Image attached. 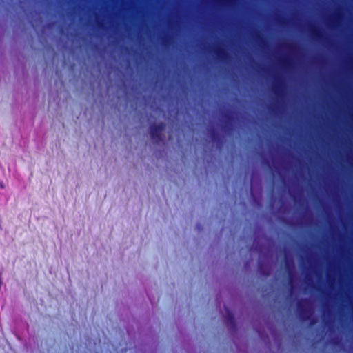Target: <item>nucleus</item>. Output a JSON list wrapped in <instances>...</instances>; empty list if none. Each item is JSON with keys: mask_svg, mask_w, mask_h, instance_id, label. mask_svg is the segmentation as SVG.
<instances>
[{"mask_svg": "<svg viewBox=\"0 0 353 353\" xmlns=\"http://www.w3.org/2000/svg\"><path fill=\"white\" fill-rule=\"evenodd\" d=\"M254 37L259 44L264 43V39L259 32H257L254 34Z\"/></svg>", "mask_w": 353, "mask_h": 353, "instance_id": "1a4fd4ad", "label": "nucleus"}, {"mask_svg": "<svg viewBox=\"0 0 353 353\" xmlns=\"http://www.w3.org/2000/svg\"><path fill=\"white\" fill-rule=\"evenodd\" d=\"M310 34L312 39L317 41H320L323 38V34L321 30L314 25L310 26Z\"/></svg>", "mask_w": 353, "mask_h": 353, "instance_id": "7ed1b4c3", "label": "nucleus"}, {"mask_svg": "<svg viewBox=\"0 0 353 353\" xmlns=\"http://www.w3.org/2000/svg\"><path fill=\"white\" fill-rule=\"evenodd\" d=\"M163 41H164L165 43H166V42H167V39H165Z\"/></svg>", "mask_w": 353, "mask_h": 353, "instance_id": "4468645a", "label": "nucleus"}, {"mask_svg": "<svg viewBox=\"0 0 353 353\" xmlns=\"http://www.w3.org/2000/svg\"><path fill=\"white\" fill-rule=\"evenodd\" d=\"M285 266L287 270H288L290 275V283L292 285V277H293V264L292 262H290L287 259H285Z\"/></svg>", "mask_w": 353, "mask_h": 353, "instance_id": "423d86ee", "label": "nucleus"}, {"mask_svg": "<svg viewBox=\"0 0 353 353\" xmlns=\"http://www.w3.org/2000/svg\"><path fill=\"white\" fill-rule=\"evenodd\" d=\"M214 54L216 57V58L220 61H225L226 59L228 57V54L225 51L224 48L220 46H217L214 48Z\"/></svg>", "mask_w": 353, "mask_h": 353, "instance_id": "20e7f679", "label": "nucleus"}, {"mask_svg": "<svg viewBox=\"0 0 353 353\" xmlns=\"http://www.w3.org/2000/svg\"><path fill=\"white\" fill-rule=\"evenodd\" d=\"M310 302L307 299H301L297 301V311L300 319L303 321H307L310 319V315L307 314L306 305Z\"/></svg>", "mask_w": 353, "mask_h": 353, "instance_id": "f03ea898", "label": "nucleus"}, {"mask_svg": "<svg viewBox=\"0 0 353 353\" xmlns=\"http://www.w3.org/2000/svg\"><path fill=\"white\" fill-rule=\"evenodd\" d=\"M210 135H211L212 139L214 141H217L220 139V136H219V133L214 128L210 130Z\"/></svg>", "mask_w": 353, "mask_h": 353, "instance_id": "0eeeda50", "label": "nucleus"}, {"mask_svg": "<svg viewBox=\"0 0 353 353\" xmlns=\"http://www.w3.org/2000/svg\"><path fill=\"white\" fill-rule=\"evenodd\" d=\"M165 128L164 123L159 124H152L150 127V134L151 139L157 143L162 141V132Z\"/></svg>", "mask_w": 353, "mask_h": 353, "instance_id": "f257e3e1", "label": "nucleus"}, {"mask_svg": "<svg viewBox=\"0 0 353 353\" xmlns=\"http://www.w3.org/2000/svg\"><path fill=\"white\" fill-rule=\"evenodd\" d=\"M219 1H221V2H230V0H219Z\"/></svg>", "mask_w": 353, "mask_h": 353, "instance_id": "9b49d317", "label": "nucleus"}, {"mask_svg": "<svg viewBox=\"0 0 353 353\" xmlns=\"http://www.w3.org/2000/svg\"><path fill=\"white\" fill-rule=\"evenodd\" d=\"M316 323V321L314 319H313L311 322H310V325H314V323Z\"/></svg>", "mask_w": 353, "mask_h": 353, "instance_id": "9d476101", "label": "nucleus"}, {"mask_svg": "<svg viewBox=\"0 0 353 353\" xmlns=\"http://www.w3.org/2000/svg\"><path fill=\"white\" fill-rule=\"evenodd\" d=\"M264 163H265L267 165H269V161L268 160H265L264 161Z\"/></svg>", "mask_w": 353, "mask_h": 353, "instance_id": "f8f14e48", "label": "nucleus"}, {"mask_svg": "<svg viewBox=\"0 0 353 353\" xmlns=\"http://www.w3.org/2000/svg\"><path fill=\"white\" fill-rule=\"evenodd\" d=\"M225 309L226 313H227L228 323L230 324V325L233 329H236V321H235V318H234L233 313L230 310L226 308L225 307Z\"/></svg>", "mask_w": 353, "mask_h": 353, "instance_id": "39448f33", "label": "nucleus"}, {"mask_svg": "<svg viewBox=\"0 0 353 353\" xmlns=\"http://www.w3.org/2000/svg\"><path fill=\"white\" fill-rule=\"evenodd\" d=\"M283 63H284V64H287V63H288V62H287L286 61H283Z\"/></svg>", "mask_w": 353, "mask_h": 353, "instance_id": "ddd939ff", "label": "nucleus"}, {"mask_svg": "<svg viewBox=\"0 0 353 353\" xmlns=\"http://www.w3.org/2000/svg\"><path fill=\"white\" fill-rule=\"evenodd\" d=\"M274 92L276 94L279 95L281 92V84L279 81H276L273 87Z\"/></svg>", "mask_w": 353, "mask_h": 353, "instance_id": "6e6552de", "label": "nucleus"}]
</instances>
